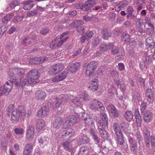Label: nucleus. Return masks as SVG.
Here are the masks:
<instances>
[{
	"instance_id": "nucleus-40",
	"label": "nucleus",
	"mask_w": 155,
	"mask_h": 155,
	"mask_svg": "<svg viewBox=\"0 0 155 155\" xmlns=\"http://www.w3.org/2000/svg\"><path fill=\"white\" fill-rule=\"evenodd\" d=\"M121 39L124 41L127 42V43L130 39V37L128 34L127 33L124 32L121 36Z\"/></svg>"
},
{
	"instance_id": "nucleus-56",
	"label": "nucleus",
	"mask_w": 155,
	"mask_h": 155,
	"mask_svg": "<svg viewBox=\"0 0 155 155\" xmlns=\"http://www.w3.org/2000/svg\"><path fill=\"white\" fill-rule=\"evenodd\" d=\"M93 35V33L91 31H87L85 35L87 39L91 38Z\"/></svg>"
},
{
	"instance_id": "nucleus-62",
	"label": "nucleus",
	"mask_w": 155,
	"mask_h": 155,
	"mask_svg": "<svg viewBox=\"0 0 155 155\" xmlns=\"http://www.w3.org/2000/svg\"><path fill=\"white\" fill-rule=\"evenodd\" d=\"M152 58L150 56H148L146 57L145 58V61L144 62L145 63L149 64V62L151 61Z\"/></svg>"
},
{
	"instance_id": "nucleus-10",
	"label": "nucleus",
	"mask_w": 155,
	"mask_h": 155,
	"mask_svg": "<svg viewBox=\"0 0 155 155\" xmlns=\"http://www.w3.org/2000/svg\"><path fill=\"white\" fill-rule=\"evenodd\" d=\"M68 101L66 95H63L60 99L56 98L53 101V103L54 104V107L55 108L58 107L62 103H65Z\"/></svg>"
},
{
	"instance_id": "nucleus-53",
	"label": "nucleus",
	"mask_w": 155,
	"mask_h": 155,
	"mask_svg": "<svg viewBox=\"0 0 155 155\" xmlns=\"http://www.w3.org/2000/svg\"><path fill=\"white\" fill-rule=\"evenodd\" d=\"M88 87L91 91H94L97 90L98 86V85L96 84L92 85L91 84Z\"/></svg>"
},
{
	"instance_id": "nucleus-59",
	"label": "nucleus",
	"mask_w": 155,
	"mask_h": 155,
	"mask_svg": "<svg viewBox=\"0 0 155 155\" xmlns=\"http://www.w3.org/2000/svg\"><path fill=\"white\" fill-rule=\"evenodd\" d=\"M126 16L128 19H134L135 18H136V16L133 15V13H128Z\"/></svg>"
},
{
	"instance_id": "nucleus-44",
	"label": "nucleus",
	"mask_w": 155,
	"mask_h": 155,
	"mask_svg": "<svg viewBox=\"0 0 155 155\" xmlns=\"http://www.w3.org/2000/svg\"><path fill=\"white\" fill-rule=\"evenodd\" d=\"M147 45L148 48H150L151 49L153 48V46L152 45L153 43V40L150 38H147L146 39Z\"/></svg>"
},
{
	"instance_id": "nucleus-46",
	"label": "nucleus",
	"mask_w": 155,
	"mask_h": 155,
	"mask_svg": "<svg viewBox=\"0 0 155 155\" xmlns=\"http://www.w3.org/2000/svg\"><path fill=\"white\" fill-rule=\"evenodd\" d=\"M110 115L112 118L118 117L119 116V111L116 110L112 112L111 114H109Z\"/></svg>"
},
{
	"instance_id": "nucleus-11",
	"label": "nucleus",
	"mask_w": 155,
	"mask_h": 155,
	"mask_svg": "<svg viewBox=\"0 0 155 155\" xmlns=\"http://www.w3.org/2000/svg\"><path fill=\"white\" fill-rule=\"evenodd\" d=\"M48 59V58L45 56L42 57H35L31 58L30 60V62L31 64H38L47 60Z\"/></svg>"
},
{
	"instance_id": "nucleus-43",
	"label": "nucleus",
	"mask_w": 155,
	"mask_h": 155,
	"mask_svg": "<svg viewBox=\"0 0 155 155\" xmlns=\"http://www.w3.org/2000/svg\"><path fill=\"white\" fill-rule=\"evenodd\" d=\"M136 140L138 142V143L140 145V142L142 140V137L140 134V131H137L136 133Z\"/></svg>"
},
{
	"instance_id": "nucleus-35",
	"label": "nucleus",
	"mask_w": 155,
	"mask_h": 155,
	"mask_svg": "<svg viewBox=\"0 0 155 155\" xmlns=\"http://www.w3.org/2000/svg\"><path fill=\"white\" fill-rule=\"evenodd\" d=\"M133 117L132 113L130 111L126 112L124 115L125 119L129 122L131 121L132 120Z\"/></svg>"
},
{
	"instance_id": "nucleus-31",
	"label": "nucleus",
	"mask_w": 155,
	"mask_h": 155,
	"mask_svg": "<svg viewBox=\"0 0 155 155\" xmlns=\"http://www.w3.org/2000/svg\"><path fill=\"white\" fill-rule=\"evenodd\" d=\"M117 144L120 145H124L125 143V141L123 134H117Z\"/></svg>"
},
{
	"instance_id": "nucleus-12",
	"label": "nucleus",
	"mask_w": 155,
	"mask_h": 155,
	"mask_svg": "<svg viewBox=\"0 0 155 155\" xmlns=\"http://www.w3.org/2000/svg\"><path fill=\"white\" fill-rule=\"evenodd\" d=\"M141 114L143 116V118L145 122L147 123L151 121L152 120L153 114L150 111L147 110L141 113Z\"/></svg>"
},
{
	"instance_id": "nucleus-38",
	"label": "nucleus",
	"mask_w": 155,
	"mask_h": 155,
	"mask_svg": "<svg viewBox=\"0 0 155 155\" xmlns=\"http://www.w3.org/2000/svg\"><path fill=\"white\" fill-rule=\"evenodd\" d=\"M20 1L17 0H14L11 2L9 5L10 8L13 9L16 6L18 5L20 3Z\"/></svg>"
},
{
	"instance_id": "nucleus-8",
	"label": "nucleus",
	"mask_w": 155,
	"mask_h": 155,
	"mask_svg": "<svg viewBox=\"0 0 155 155\" xmlns=\"http://www.w3.org/2000/svg\"><path fill=\"white\" fill-rule=\"evenodd\" d=\"M83 22L81 20H76L72 22L71 25L74 26L77 31L80 34H83L84 32V29L82 26Z\"/></svg>"
},
{
	"instance_id": "nucleus-61",
	"label": "nucleus",
	"mask_w": 155,
	"mask_h": 155,
	"mask_svg": "<svg viewBox=\"0 0 155 155\" xmlns=\"http://www.w3.org/2000/svg\"><path fill=\"white\" fill-rule=\"evenodd\" d=\"M150 142L152 146H155V136L151 135L150 137Z\"/></svg>"
},
{
	"instance_id": "nucleus-9",
	"label": "nucleus",
	"mask_w": 155,
	"mask_h": 155,
	"mask_svg": "<svg viewBox=\"0 0 155 155\" xmlns=\"http://www.w3.org/2000/svg\"><path fill=\"white\" fill-rule=\"evenodd\" d=\"M74 134V132L72 129H69L67 130H62L60 133L61 138L68 139L71 137Z\"/></svg>"
},
{
	"instance_id": "nucleus-32",
	"label": "nucleus",
	"mask_w": 155,
	"mask_h": 155,
	"mask_svg": "<svg viewBox=\"0 0 155 155\" xmlns=\"http://www.w3.org/2000/svg\"><path fill=\"white\" fill-rule=\"evenodd\" d=\"M89 138L86 135H83L79 138V143L80 144H85L88 143L89 141Z\"/></svg>"
},
{
	"instance_id": "nucleus-1",
	"label": "nucleus",
	"mask_w": 155,
	"mask_h": 155,
	"mask_svg": "<svg viewBox=\"0 0 155 155\" xmlns=\"http://www.w3.org/2000/svg\"><path fill=\"white\" fill-rule=\"evenodd\" d=\"M25 70L22 68H11L8 72L11 81L17 87H22L26 84H35L39 81L40 74L37 69H33L28 73L26 78H23L25 76Z\"/></svg>"
},
{
	"instance_id": "nucleus-23",
	"label": "nucleus",
	"mask_w": 155,
	"mask_h": 155,
	"mask_svg": "<svg viewBox=\"0 0 155 155\" xmlns=\"http://www.w3.org/2000/svg\"><path fill=\"white\" fill-rule=\"evenodd\" d=\"M80 67V64L78 62L72 64L69 68V71L72 73L76 72Z\"/></svg>"
},
{
	"instance_id": "nucleus-39",
	"label": "nucleus",
	"mask_w": 155,
	"mask_h": 155,
	"mask_svg": "<svg viewBox=\"0 0 155 155\" xmlns=\"http://www.w3.org/2000/svg\"><path fill=\"white\" fill-rule=\"evenodd\" d=\"M107 109L109 114H111V113L117 110L115 106L112 104H109L107 107Z\"/></svg>"
},
{
	"instance_id": "nucleus-47",
	"label": "nucleus",
	"mask_w": 155,
	"mask_h": 155,
	"mask_svg": "<svg viewBox=\"0 0 155 155\" xmlns=\"http://www.w3.org/2000/svg\"><path fill=\"white\" fill-rule=\"evenodd\" d=\"M72 102L76 105L79 106L81 104V102L78 98H74L71 100Z\"/></svg>"
},
{
	"instance_id": "nucleus-16",
	"label": "nucleus",
	"mask_w": 155,
	"mask_h": 155,
	"mask_svg": "<svg viewBox=\"0 0 155 155\" xmlns=\"http://www.w3.org/2000/svg\"><path fill=\"white\" fill-rule=\"evenodd\" d=\"M77 120V117L75 116L69 115L68 116L67 120L65 121V124L67 127L75 123Z\"/></svg>"
},
{
	"instance_id": "nucleus-19",
	"label": "nucleus",
	"mask_w": 155,
	"mask_h": 155,
	"mask_svg": "<svg viewBox=\"0 0 155 155\" xmlns=\"http://www.w3.org/2000/svg\"><path fill=\"white\" fill-rule=\"evenodd\" d=\"M49 107H47L46 106H43L41 109L38 111L37 113V116L38 117H44L47 114L49 110Z\"/></svg>"
},
{
	"instance_id": "nucleus-15",
	"label": "nucleus",
	"mask_w": 155,
	"mask_h": 155,
	"mask_svg": "<svg viewBox=\"0 0 155 155\" xmlns=\"http://www.w3.org/2000/svg\"><path fill=\"white\" fill-rule=\"evenodd\" d=\"M68 75V73L64 71L61 73L59 75L56 76L52 79V81L54 82H58L64 80Z\"/></svg>"
},
{
	"instance_id": "nucleus-28",
	"label": "nucleus",
	"mask_w": 155,
	"mask_h": 155,
	"mask_svg": "<svg viewBox=\"0 0 155 155\" xmlns=\"http://www.w3.org/2000/svg\"><path fill=\"white\" fill-rule=\"evenodd\" d=\"M100 118L101 119L102 121H100V122H99V124H100V123L101 122L103 123V124L104 126H107L108 124L107 120L108 118L107 117V115L104 113H101V114L100 115Z\"/></svg>"
},
{
	"instance_id": "nucleus-27",
	"label": "nucleus",
	"mask_w": 155,
	"mask_h": 155,
	"mask_svg": "<svg viewBox=\"0 0 155 155\" xmlns=\"http://www.w3.org/2000/svg\"><path fill=\"white\" fill-rule=\"evenodd\" d=\"M150 136L144 137V141L145 143L148 152H150L152 150L150 149Z\"/></svg>"
},
{
	"instance_id": "nucleus-13",
	"label": "nucleus",
	"mask_w": 155,
	"mask_h": 155,
	"mask_svg": "<svg viewBox=\"0 0 155 155\" xmlns=\"http://www.w3.org/2000/svg\"><path fill=\"white\" fill-rule=\"evenodd\" d=\"M105 126L103 124V123H100V126H98V131L101 137L104 140H106L108 138V135L107 132L104 129V128Z\"/></svg>"
},
{
	"instance_id": "nucleus-26",
	"label": "nucleus",
	"mask_w": 155,
	"mask_h": 155,
	"mask_svg": "<svg viewBox=\"0 0 155 155\" xmlns=\"http://www.w3.org/2000/svg\"><path fill=\"white\" fill-rule=\"evenodd\" d=\"M35 95L38 99L39 100L44 99L46 96V94L44 91L39 90L37 91Z\"/></svg>"
},
{
	"instance_id": "nucleus-3",
	"label": "nucleus",
	"mask_w": 155,
	"mask_h": 155,
	"mask_svg": "<svg viewBox=\"0 0 155 155\" xmlns=\"http://www.w3.org/2000/svg\"><path fill=\"white\" fill-rule=\"evenodd\" d=\"M97 66V63L96 61H92L86 66V75L87 76H92L94 74V71Z\"/></svg>"
},
{
	"instance_id": "nucleus-41",
	"label": "nucleus",
	"mask_w": 155,
	"mask_h": 155,
	"mask_svg": "<svg viewBox=\"0 0 155 155\" xmlns=\"http://www.w3.org/2000/svg\"><path fill=\"white\" fill-rule=\"evenodd\" d=\"M100 41V39L98 37H95L93 39L91 43L92 44V46L93 47H95L97 45L99 44V42Z\"/></svg>"
},
{
	"instance_id": "nucleus-17",
	"label": "nucleus",
	"mask_w": 155,
	"mask_h": 155,
	"mask_svg": "<svg viewBox=\"0 0 155 155\" xmlns=\"http://www.w3.org/2000/svg\"><path fill=\"white\" fill-rule=\"evenodd\" d=\"M101 34L104 39H108V38L112 36L113 34L111 31L106 28H104L101 32Z\"/></svg>"
},
{
	"instance_id": "nucleus-29",
	"label": "nucleus",
	"mask_w": 155,
	"mask_h": 155,
	"mask_svg": "<svg viewBox=\"0 0 155 155\" xmlns=\"http://www.w3.org/2000/svg\"><path fill=\"white\" fill-rule=\"evenodd\" d=\"M62 145L64 149L68 151L71 152L73 150V148L70 144V143L68 141L63 142Z\"/></svg>"
},
{
	"instance_id": "nucleus-45",
	"label": "nucleus",
	"mask_w": 155,
	"mask_h": 155,
	"mask_svg": "<svg viewBox=\"0 0 155 155\" xmlns=\"http://www.w3.org/2000/svg\"><path fill=\"white\" fill-rule=\"evenodd\" d=\"M14 107V106L13 104H10L8 106V108L6 111V114L8 115V116H10V113H12V111Z\"/></svg>"
},
{
	"instance_id": "nucleus-5",
	"label": "nucleus",
	"mask_w": 155,
	"mask_h": 155,
	"mask_svg": "<svg viewBox=\"0 0 155 155\" xmlns=\"http://www.w3.org/2000/svg\"><path fill=\"white\" fill-rule=\"evenodd\" d=\"M90 108L92 110L96 111L100 110V112L103 111L105 110L102 103L100 101L95 100L91 101Z\"/></svg>"
},
{
	"instance_id": "nucleus-25",
	"label": "nucleus",
	"mask_w": 155,
	"mask_h": 155,
	"mask_svg": "<svg viewBox=\"0 0 155 155\" xmlns=\"http://www.w3.org/2000/svg\"><path fill=\"white\" fill-rule=\"evenodd\" d=\"M62 123V119L61 117H57L53 122V126L54 128H58L61 126Z\"/></svg>"
},
{
	"instance_id": "nucleus-7",
	"label": "nucleus",
	"mask_w": 155,
	"mask_h": 155,
	"mask_svg": "<svg viewBox=\"0 0 155 155\" xmlns=\"http://www.w3.org/2000/svg\"><path fill=\"white\" fill-rule=\"evenodd\" d=\"M96 3L94 0H88L81 5L79 6V7L83 11H88L89 10L91 11V8L93 7Z\"/></svg>"
},
{
	"instance_id": "nucleus-50",
	"label": "nucleus",
	"mask_w": 155,
	"mask_h": 155,
	"mask_svg": "<svg viewBox=\"0 0 155 155\" xmlns=\"http://www.w3.org/2000/svg\"><path fill=\"white\" fill-rule=\"evenodd\" d=\"M38 13V12L36 11H31L28 12L27 14V15L28 17H31V16H34L37 15Z\"/></svg>"
},
{
	"instance_id": "nucleus-34",
	"label": "nucleus",
	"mask_w": 155,
	"mask_h": 155,
	"mask_svg": "<svg viewBox=\"0 0 155 155\" xmlns=\"http://www.w3.org/2000/svg\"><path fill=\"white\" fill-rule=\"evenodd\" d=\"M135 117L137 126L139 127H140L141 125L142 120L141 117L138 111L137 113H135Z\"/></svg>"
},
{
	"instance_id": "nucleus-36",
	"label": "nucleus",
	"mask_w": 155,
	"mask_h": 155,
	"mask_svg": "<svg viewBox=\"0 0 155 155\" xmlns=\"http://www.w3.org/2000/svg\"><path fill=\"white\" fill-rule=\"evenodd\" d=\"M17 110L21 117H23L25 115L26 111L23 105L19 106Z\"/></svg>"
},
{
	"instance_id": "nucleus-64",
	"label": "nucleus",
	"mask_w": 155,
	"mask_h": 155,
	"mask_svg": "<svg viewBox=\"0 0 155 155\" xmlns=\"http://www.w3.org/2000/svg\"><path fill=\"white\" fill-rule=\"evenodd\" d=\"M30 37L29 36H27V37H25L24 39L22 41V44L24 46H27V40H28L29 39Z\"/></svg>"
},
{
	"instance_id": "nucleus-24",
	"label": "nucleus",
	"mask_w": 155,
	"mask_h": 155,
	"mask_svg": "<svg viewBox=\"0 0 155 155\" xmlns=\"http://www.w3.org/2000/svg\"><path fill=\"white\" fill-rule=\"evenodd\" d=\"M113 128L116 135H120L123 134L122 131L118 124L116 123H113Z\"/></svg>"
},
{
	"instance_id": "nucleus-4",
	"label": "nucleus",
	"mask_w": 155,
	"mask_h": 155,
	"mask_svg": "<svg viewBox=\"0 0 155 155\" xmlns=\"http://www.w3.org/2000/svg\"><path fill=\"white\" fill-rule=\"evenodd\" d=\"M128 142L131 151L134 153H142L140 146H138L137 141L134 140L131 137H128Z\"/></svg>"
},
{
	"instance_id": "nucleus-52",
	"label": "nucleus",
	"mask_w": 155,
	"mask_h": 155,
	"mask_svg": "<svg viewBox=\"0 0 155 155\" xmlns=\"http://www.w3.org/2000/svg\"><path fill=\"white\" fill-rule=\"evenodd\" d=\"M23 129L20 128H17L15 129L14 132L17 135H21L23 133Z\"/></svg>"
},
{
	"instance_id": "nucleus-21",
	"label": "nucleus",
	"mask_w": 155,
	"mask_h": 155,
	"mask_svg": "<svg viewBox=\"0 0 155 155\" xmlns=\"http://www.w3.org/2000/svg\"><path fill=\"white\" fill-rule=\"evenodd\" d=\"M21 117V116L19 114V112H18L17 109H14L12 112L11 118L13 123L16 122L18 121L19 117Z\"/></svg>"
},
{
	"instance_id": "nucleus-14",
	"label": "nucleus",
	"mask_w": 155,
	"mask_h": 155,
	"mask_svg": "<svg viewBox=\"0 0 155 155\" xmlns=\"http://www.w3.org/2000/svg\"><path fill=\"white\" fill-rule=\"evenodd\" d=\"M111 52L112 54L114 55L117 54H121L122 56H124L125 54L124 49L122 46L118 48L113 46L111 49Z\"/></svg>"
},
{
	"instance_id": "nucleus-37",
	"label": "nucleus",
	"mask_w": 155,
	"mask_h": 155,
	"mask_svg": "<svg viewBox=\"0 0 155 155\" xmlns=\"http://www.w3.org/2000/svg\"><path fill=\"white\" fill-rule=\"evenodd\" d=\"M13 16V14H7L6 16H4V18H2L3 22L5 24L7 23L12 18Z\"/></svg>"
},
{
	"instance_id": "nucleus-51",
	"label": "nucleus",
	"mask_w": 155,
	"mask_h": 155,
	"mask_svg": "<svg viewBox=\"0 0 155 155\" xmlns=\"http://www.w3.org/2000/svg\"><path fill=\"white\" fill-rule=\"evenodd\" d=\"M67 35V33H63L60 36V38L62 39L61 40L63 41V42H65L68 38V36H66L65 37H64L65 35Z\"/></svg>"
},
{
	"instance_id": "nucleus-2",
	"label": "nucleus",
	"mask_w": 155,
	"mask_h": 155,
	"mask_svg": "<svg viewBox=\"0 0 155 155\" xmlns=\"http://www.w3.org/2000/svg\"><path fill=\"white\" fill-rule=\"evenodd\" d=\"M10 80L7 81L3 86H0V97L3 95H8L11 91L12 87L14 85L16 88H20V87H16L15 83L11 81L10 80V77L8 74Z\"/></svg>"
},
{
	"instance_id": "nucleus-63",
	"label": "nucleus",
	"mask_w": 155,
	"mask_h": 155,
	"mask_svg": "<svg viewBox=\"0 0 155 155\" xmlns=\"http://www.w3.org/2000/svg\"><path fill=\"white\" fill-rule=\"evenodd\" d=\"M93 17H90L88 15H86L83 17V19L86 22H88L91 20H92L93 18Z\"/></svg>"
},
{
	"instance_id": "nucleus-49",
	"label": "nucleus",
	"mask_w": 155,
	"mask_h": 155,
	"mask_svg": "<svg viewBox=\"0 0 155 155\" xmlns=\"http://www.w3.org/2000/svg\"><path fill=\"white\" fill-rule=\"evenodd\" d=\"M8 28V27L2 26L0 27V35H2Z\"/></svg>"
},
{
	"instance_id": "nucleus-30",
	"label": "nucleus",
	"mask_w": 155,
	"mask_h": 155,
	"mask_svg": "<svg viewBox=\"0 0 155 155\" xmlns=\"http://www.w3.org/2000/svg\"><path fill=\"white\" fill-rule=\"evenodd\" d=\"M37 128L39 130L42 129L45 125V122L41 119H37L36 122Z\"/></svg>"
},
{
	"instance_id": "nucleus-57",
	"label": "nucleus",
	"mask_w": 155,
	"mask_h": 155,
	"mask_svg": "<svg viewBox=\"0 0 155 155\" xmlns=\"http://www.w3.org/2000/svg\"><path fill=\"white\" fill-rule=\"evenodd\" d=\"M90 116L87 113H84L81 114V118L84 121L87 119Z\"/></svg>"
},
{
	"instance_id": "nucleus-55",
	"label": "nucleus",
	"mask_w": 155,
	"mask_h": 155,
	"mask_svg": "<svg viewBox=\"0 0 155 155\" xmlns=\"http://www.w3.org/2000/svg\"><path fill=\"white\" fill-rule=\"evenodd\" d=\"M84 122L86 124L88 125L89 126L92 125L94 123V122L92 120V118H91L90 117L85 120L84 121Z\"/></svg>"
},
{
	"instance_id": "nucleus-20",
	"label": "nucleus",
	"mask_w": 155,
	"mask_h": 155,
	"mask_svg": "<svg viewBox=\"0 0 155 155\" xmlns=\"http://www.w3.org/2000/svg\"><path fill=\"white\" fill-rule=\"evenodd\" d=\"M89 133L96 143L97 144H99L100 140L97 134V132L95 131L91 127L89 130Z\"/></svg>"
},
{
	"instance_id": "nucleus-54",
	"label": "nucleus",
	"mask_w": 155,
	"mask_h": 155,
	"mask_svg": "<svg viewBox=\"0 0 155 155\" xmlns=\"http://www.w3.org/2000/svg\"><path fill=\"white\" fill-rule=\"evenodd\" d=\"M49 30L47 28H43L40 31V33L42 35H45L48 33Z\"/></svg>"
},
{
	"instance_id": "nucleus-18",
	"label": "nucleus",
	"mask_w": 155,
	"mask_h": 155,
	"mask_svg": "<svg viewBox=\"0 0 155 155\" xmlns=\"http://www.w3.org/2000/svg\"><path fill=\"white\" fill-rule=\"evenodd\" d=\"M34 128L32 125H29L27 129V133L26 134L28 140H31L34 136Z\"/></svg>"
},
{
	"instance_id": "nucleus-48",
	"label": "nucleus",
	"mask_w": 155,
	"mask_h": 155,
	"mask_svg": "<svg viewBox=\"0 0 155 155\" xmlns=\"http://www.w3.org/2000/svg\"><path fill=\"white\" fill-rule=\"evenodd\" d=\"M147 107V104L146 103L143 102L142 103L140 106V110L141 114L145 112V110Z\"/></svg>"
},
{
	"instance_id": "nucleus-33",
	"label": "nucleus",
	"mask_w": 155,
	"mask_h": 155,
	"mask_svg": "<svg viewBox=\"0 0 155 155\" xmlns=\"http://www.w3.org/2000/svg\"><path fill=\"white\" fill-rule=\"evenodd\" d=\"M34 1L32 0H29L25 1L22 2V4L24 5L23 8L25 10H30V6L31 3H33Z\"/></svg>"
},
{
	"instance_id": "nucleus-60",
	"label": "nucleus",
	"mask_w": 155,
	"mask_h": 155,
	"mask_svg": "<svg viewBox=\"0 0 155 155\" xmlns=\"http://www.w3.org/2000/svg\"><path fill=\"white\" fill-rule=\"evenodd\" d=\"M100 50L103 51H107V44L103 43L100 46Z\"/></svg>"
},
{
	"instance_id": "nucleus-58",
	"label": "nucleus",
	"mask_w": 155,
	"mask_h": 155,
	"mask_svg": "<svg viewBox=\"0 0 155 155\" xmlns=\"http://www.w3.org/2000/svg\"><path fill=\"white\" fill-rule=\"evenodd\" d=\"M139 82L140 85L141 87H145V80L144 79L142 78L141 77L139 79Z\"/></svg>"
},
{
	"instance_id": "nucleus-6",
	"label": "nucleus",
	"mask_w": 155,
	"mask_h": 155,
	"mask_svg": "<svg viewBox=\"0 0 155 155\" xmlns=\"http://www.w3.org/2000/svg\"><path fill=\"white\" fill-rule=\"evenodd\" d=\"M64 65L62 64H57L54 65L48 71V74L51 75H55L60 72L64 68Z\"/></svg>"
},
{
	"instance_id": "nucleus-42",
	"label": "nucleus",
	"mask_w": 155,
	"mask_h": 155,
	"mask_svg": "<svg viewBox=\"0 0 155 155\" xmlns=\"http://www.w3.org/2000/svg\"><path fill=\"white\" fill-rule=\"evenodd\" d=\"M106 68L105 66H101L98 68L97 72L98 74L102 75L106 71Z\"/></svg>"
},
{
	"instance_id": "nucleus-22",
	"label": "nucleus",
	"mask_w": 155,
	"mask_h": 155,
	"mask_svg": "<svg viewBox=\"0 0 155 155\" xmlns=\"http://www.w3.org/2000/svg\"><path fill=\"white\" fill-rule=\"evenodd\" d=\"M33 149L32 144L27 143L25 146L23 152L24 155H30Z\"/></svg>"
}]
</instances>
